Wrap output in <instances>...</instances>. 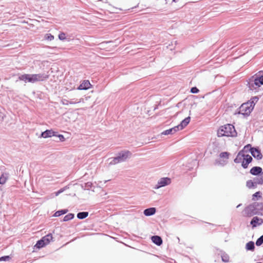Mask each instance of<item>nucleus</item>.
Listing matches in <instances>:
<instances>
[{"label": "nucleus", "mask_w": 263, "mask_h": 263, "mask_svg": "<svg viewBox=\"0 0 263 263\" xmlns=\"http://www.w3.org/2000/svg\"><path fill=\"white\" fill-rule=\"evenodd\" d=\"M48 78V76L44 73L39 74H24L18 77V79L25 83H35L39 81H43Z\"/></svg>", "instance_id": "f257e3e1"}, {"label": "nucleus", "mask_w": 263, "mask_h": 263, "mask_svg": "<svg viewBox=\"0 0 263 263\" xmlns=\"http://www.w3.org/2000/svg\"><path fill=\"white\" fill-rule=\"evenodd\" d=\"M263 208L262 203L253 202L246 206L243 211V215L247 217H252L254 215H257L259 213V210H261Z\"/></svg>", "instance_id": "f03ea898"}, {"label": "nucleus", "mask_w": 263, "mask_h": 263, "mask_svg": "<svg viewBox=\"0 0 263 263\" xmlns=\"http://www.w3.org/2000/svg\"><path fill=\"white\" fill-rule=\"evenodd\" d=\"M237 133L234 126L230 124L221 126L217 131L218 137H235Z\"/></svg>", "instance_id": "7ed1b4c3"}, {"label": "nucleus", "mask_w": 263, "mask_h": 263, "mask_svg": "<svg viewBox=\"0 0 263 263\" xmlns=\"http://www.w3.org/2000/svg\"><path fill=\"white\" fill-rule=\"evenodd\" d=\"M263 85V76H261L260 73H256L249 82V88L253 90L256 89Z\"/></svg>", "instance_id": "20e7f679"}, {"label": "nucleus", "mask_w": 263, "mask_h": 263, "mask_svg": "<svg viewBox=\"0 0 263 263\" xmlns=\"http://www.w3.org/2000/svg\"><path fill=\"white\" fill-rule=\"evenodd\" d=\"M132 155L128 151H123L119 153L118 155L114 157L109 163L110 165H115L118 163L124 162Z\"/></svg>", "instance_id": "39448f33"}, {"label": "nucleus", "mask_w": 263, "mask_h": 263, "mask_svg": "<svg viewBox=\"0 0 263 263\" xmlns=\"http://www.w3.org/2000/svg\"><path fill=\"white\" fill-rule=\"evenodd\" d=\"M249 102L242 104L240 107L239 113L243 115H249L253 109L252 105Z\"/></svg>", "instance_id": "423d86ee"}, {"label": "nucleus", "mask_w": 263, "mask_h": 263, "mask_svg": "<svg viewBox=\"0 0 263 263\" xmlns=\"http://www.w3.org/2000/svg\"><path fill=\"white\" fill-rule=\"evenodd\" d=\"M171 179L169 178H162L158 182L157 185L155 187V189H158L160 187L165 186L171 183Z\"/></svg>", "instance_id": "0eeeda50"}, {"label": "nucleus", "mask_w": 263, "mask_h": 263, "mask_svg": "<svg viewBox=\"0 0 263 263\" xmlns=\"http://www.w3.org/2000/svg\"><path fill=\"white\" fill-rule=\"evenodd\" d=\"M250 152L252 156L257 160H260L262 159V155L260 151L258 148L254 147V148H250Z\"/></svg>", "instance_id": "6e6552de"}, {"label": "nucleus", "mask_w": 263, "mask_h": 263, "mask_svg": "<svg viewBox=\"0 0 263 263\" xmlns=\"http://www.w3.org/2000/svg\"><path fill=\"white\" fill-rule=\"evenodd\" d=\"M263 223V219L258 217H254L251 222L250 224L252 226L253 228L256 227L257 226H260Z\"/></svg>", "instance_id": "1a4fd4ad"}, {"label": "nucleus", "mask_w": 263, "mask_h": 263, "mask_svg": "<svg viewBox=\"0 0 263 263\" xmlns=\"http://www.w3.org/2000/svg\"><path fill=\"white\" fill-rule=\"evenodd\" d=\"M57 136V132L52 130V129H47L42 132L41 135V137L44 138H47L49 137Z\"/></svg>", "instance_id": "9d476101"}, {"label": "nucleus", "mask_w": 263, "mask_h": 263, "mask_svg": "<svg viewBox=\"0 0 263 263\" xmlns=\"http://www.w3.org/2000/svg\"><path fill=\"white\" fill-rule=\"evenodd\" d=\"M252 160L253 159L252 157L250 155L247 154L241 163L242 167L243 168H248L249 164L250 163Z\"/></svg>", "instance_id": "9b49d317"}, {"label": "nucleus", "mask_w": 263, "mask_h": 263, "mask_svg": "<svg viewBox=\"0 0 263 263\" xmlns=\"http://www.w3.org/2000/svg\"><path fill=\"white\" fill-rule=\"evenodd\" d=\"M190 120V117H187L184 120H183L179 125L176 126V127H178V131L180 130H182L185 126H186L189 123Z\"/></svg>", "instance_id": "f8f14e48"}, {"label": "nucleus", "mask_w": 263, "mask_h": 263, "mask_svg": "<svg viewBox=\"0 0 263 263\" xmlns=\"http://www.w3.org/2000/svg\"><path fill=\"white\" fill-rule=\"evenodd\" d=\"M247 154H243L242 151H239L235 158V159L234 160V161L236 163H242L243 159L246 157Z\"/></svg>", "instance_id": "ddd939ff"}, {"label": "nucleus", "mask_w": 263, "mask_h": 263, "mask_svg": "<svg viewBox=\"0 0 263 263\" xmlns=\"http://www.w3.org/2000/svg\"><path fill=\"white\" fill-rule=\"evenodd\" d=\"M91 84L89 81H84L78 87V89L79 90H87L90 88Z\"/></svg>", "instance_id": "4468645a"}, {"label": "nucleus", "mask_w": 263, "mask_h": 263, "mask_svg": "<svg viewBox=\"0 0 263 263\" xmlns=\"http://www.w3.org/2000/svg\"><path fill=\"white\" fill-rule=\"evenodd\" d=\"M262 168L259 166H254L250 171V173L254 176L258 175L260 174H262Z\"/></svg>", "instance_id": "2eb2a0df"}, {"label": "nucleus", "mask_w": 263, "mask_h": 263, "mask_svg": "<svg viewBox=\"0 0 263 263\" xmlns=\"http://www.w3.org/2000/svg\"><path fill=\"white\" fill-rule=\"evenodd\" d=\"M151 240L153 243L159 246L162 243V239L161 237L158 235H154L152 236Z\"/></svg>", "instance_id": "dca6fc26"}, {"label": "nucleus", "mask_w": 263, "mask_h": 263, "mask_svg": "<svg viewBox=\"0 0 263 263\" xmlns=\"http://www.w3.org/2000/svg\"><path fill=\"white\" fill-rule=\"evenodd\" d=\"M178 131V127H176V126L171 128L170 129L165 130L163 131L161 134L164 135H173L175 133Z\"/></svg>", "instance_id": "f3484780"}, {"label": "nucleus", "mask_w": 263, "mask_h": 263, "mask_svg": "<svg viewBox=\"0 0 263 263\" xmlns=\"http://www.w3.org/2000/svg\"><path fill=\"white\" fill-rule=\"evenodd\" d=\"M155 208H150L144 210L143 213L146 216H152L156 213Z\"/></svg>", "instance_id": "a211bd4d"}, {"label": "nucleus", "mask_w": 263, "mask_h": 263, "mask_svg": "<svg viewBox=\"0 0 263 263\" xmlns=\"http://www.w3.org/2000/svg\"><path fill=\"white\" fill-rule=\"evenodd\" d=\"M45 245H48L50 241L52 239V236L51 234H48L47 235L43 237L42 238Z\"/></svg>", "instance_id": "6ab92c4d"}, {"label": "nucleus", "mask_w": 263, "mask_h": 263, "mask_svg": "<svg viewBox=\"0 0 263 263\" xmlns=\"http://www.w3.org/2000/svg\"><path fill=\"white\" fill-rule=\"evenodd\" d=\"M80 102V101H73L72 100L69 101L65 99H62L61 100V103L62 104L65 105H68V104H74L76 103H78Z\"/></svg>", "instance_id": "aec40b11"}, {"label": "nucleus", "mask_w": 263, "mask_h": 263, "mask_svg": "<svg viewBox=\"0 0 263 263\" xmlns=\"http://www.w3.org/2000/svg\"><path fill=\"white\" fill-rule=\"evenodd\" d=\"M255 249L254 242L252 241H250L247 243L246 245V249L249 251H254Z\"/></svg>", "instance_id": "412c9836"}, {"label": "nucleus", "mask_w": 263, "mask_h": 263, "mask_svg": "<svg viewBox=\"0 0 263 263\" xmlns=\"http://www.w3.org/2000/svg\"><path fill=\"white\" fill-rule=\"evenodd\" d=\"M88 215L87 212H81L77 214V217L80 219H83L86 218Z\"/></svg>", "instance_id": "4be33fe9"}, {"label": "nucleus", "mask_w": 263, "mask_h": 263, "mask_svg": "<svg viewBox=\"0 0 263 263\" xmlns=\"http://www.w3.org/2000/svg\"><path fill=\"white\" fill-rule=\"evenodd\" d=\"M68 212V210L67 209H64L55 212L54 214V216L55 217H59L62 215L66 214Z\"/></svg>", "instance_id": "5701e85b"}, {"label": "nucleus", "mask_w": 263, "mask_h": 263, "mask_svg": "<svg viewBox=\"0 0 263 263\" xmlns=\"http://www.w3.org/2000/svg\"><path fill=\"white\" fill-rule=\"evenodd\" d=\"M8 179V175L3 174L0 177V184H4Z\"/></svg>", "instance_id": "b1692460"}, {"label": "nucleus", "mask_w": 263, "mask_h": 263, "mask_svg": "<svg viewBox=\"0 0 263 263\" xmlns=\"http://www.w3.org/2000/svg\"><path fill=\"white\" fill-rule=\"evenodd\" d=\"M246 185L249 189L254 188L256 186L254 181H252L251 180L247 181Z\"/></svg>", "instance_id": "393cba45"}, {"label": "nucleus", "mask_w": 263, "mask_h": 263, "mask_svg": "<svg viewBox=\"0 0 263 263\" xmlns=\"http://www.w3.org/2000/svg\"><path fill=\"white\" fill-rule=\"evenodd\" d=\"M45 246L46 245H45V243L43 242L42 239H41L40 240H39L37 241L36 245H35V247L38 249H40V248H42L45 247Z\"/></svg>", "instance_id": "a878e982"}, {"label": "nucleus", "mask_w": 263, "mask_h": 263, "mask_svg": "<svg viewBox=\"0 0 263 263\" xmlns=\"http://www.w3.org/2000/svg\"><path fill=\"white\" fill-rule=\"evenodd\" d=\"M74 214L72 213H69L68 214L65 215L63 218V221H69L74 218Z\"/></svg>", "instance_id": "bb28decb"}, {"label": "nucleus", "mask_w": 263, "mask_h": 263, "mask_svg": "<svg viewBox=\"0 0 263 263\" xmlns=\"http://www.w3.org/2000/svg\"><path fill=\"white\" fill-rule=\"evenodd\" d=\"M254 181L256 185L257 184H263V176L261 175L260 178H255Z\"/></svg>", "instance_id": "cd10ccee"}, {"label": "nucleus", "mask_w": 263, "mask_h": 263, "mask_svg": "<svg viewBox=\"0 0 263 263\" xmlns=\"http://www.w3.org/2000/svg\"><path fill=\"white\" fill-rule=\"evenodd\" d=\"M261 193L260 192L258 191L254 193L252 196V200H258V198H260L261 197Z\"/></svg>", "instance_id": "c85d7f7f"}, {"label": "nucleus", "mask_w": 263, "mask_h": 263, "mask_svg": "<svg viewBox=\"0 0 263 263\" xmlns=\"http://www.w3.org/2000/svg\"><path fill=\"white\" fill-rule=\"evenodd\" d=\"M254 147H252L251 144H248L245 146L242 149H241L240 151H242L243 154H245L246 153H247L248 152H250V148H254Z\"/></svg>", "instance_id": "c756f323"}, {"label": "nucleus", "mask_w": 263, "mask_h": 263, "mask_svg": "<svg viewBox=\"0 0 263 263\" xmlns=\"http://www.w3.org/2000/svg\"><path fill=\"white\" fill-rule=\"evenodd\" d=\"M258 99L259 98L257 97H253L249 103H250V105H252L254 107L255 103L258 101Z\"/></svg>", "instance_id": "7c9ffc66"}, {"label": "nucleus", "mask_w": 263, "mask_h": 263, "mask_svg": "<svg viewBox=\"0 0 263 263\" xmlns=\"http://www.w3.org/2000/svg\"><path fill=\"white\" fill-rule=\"evenodd\" d=\"M230 156V153L227 152H222L220 154L219 156L222 158H226L227 159H229Z\"/></svg>", "instance_id": "2f4dec72"}, {"label": "nucleus", "mask_w": 263, "mask_h": 263, "mask_svg": "<svg viewBox=\"0 0 263 263\" xmlns=\"http://www.w3.org/2000/svg\"><path fill=\"white\" fill-rule=\"evenodd\" d=\"M263 243V235H261L260 237H259L256 241V245L257 246H260Z\"/></svg>", "instance_id": "473e14b6"}, {"label": "nucleus", "mask_w": 263, "mask_h": 263, "mask_svg": "<svg viewBox=\"0 0 263 263\" xmlns=\"http://www.w3.org/2000/svg\"><path fill=\"white\" fill-rule=\"evenodd\" d=\"M221 259L223 261L226 262L229 261V257L227 254H226L225 253H223L221 254Z\"/></svg>", "instance_id": "72a5a7b5"}, {"label": "nucleus", "mask_w": 263, "mask_h": 263, "mask_svg": "<svg viewBox=\"0 0 263 263\" xmlns=\"http://www.w3.org/2000/svg\"><path fill=\"white\" fill-rule=\"evenodd\" d=\"M45 39L48 41H52L54 39V36L51 34H46L45 35Z\"/></svg>", "instance_id": "f704fd0d"}, {"label": "nucleus", "mask_w": 263, "mask_h": 263, "mask_svg": "<svg viewBox=\"0 0 263 263\" xmlns=\"http://www.w3.org/2000/svg\"><path fill=\"white\" fill-rule=\"evenodd\" d=\"M54 137L58 138L60 141H64L65 140V138H64V136L60 134H58V133L57 132V136H54Z\"/></svg>", "instance_id": "c9c22d12"}, {"label": "nucleus", "mask_w": 263, "mask_h": 263, "mask_svg": "<svg viewBox=\"0 0 263 263\" xmlns=\"http://www.w3.org/2000/svg\"><path fill=\"white\" fill-rule=\"evenodd\" d=\"M59 39L61 41H64L66 39V34L64 32H61L59 34Z\"/></svg>", "instance_id": "e433bc0d"}, {"label": "nucleus", "mask_w": 263, "mask_h": 263, "mask_svg": "<svg viewBox=\"0 0 263 263\" xmlns=\"http://www.w3.org/2000/svg\"><path fill=\"white\" fill-rule=\"evenodd\" d=\"M10 259V257L9 256H4L0 257V261H8Z\"/></svg>", "instance_id": "4c0bfd02"}, {"label": "nucleus", "mask_w": 263, "mask_h": 263, "mask_svg": "<svg viewBox=\"0 0 263 263\" xmlns=\"http://www.w3.org/2000/svg\"><path fill=\"white\" fill-rule=\"evenodd\" d=\"M199 91V89L196 87H192L191 89V92L193 93H197Z\"/></svg>", "instance_id": "58836bf2"}, {"label": "nucleus", "mask_w": 263, "mask_h": 263, "mask_svg": "<svg viewBox=\"0 0 263 263\" xmlns=\"http://www.w3.org/2000/svg\"><path fill=\"white\" fill-rule=\"evenodd\" d=\"M223 163H221L220 162V161L216 160L215 162V165H224L226 163V162L225 161H223Z\"/></svg>", "instance_id": "ea45409f"}, {"label": "nucleus", "mask_w": 263, "mask_h": 263, "mask_svg": "<svg viewBox=\"0 0 263 263\" xmlns=\"http://www.w3.org/2000/svg\"><path fill=\"white\" fill-rule=\"evenodd\" d=\"M63 191L64 190L63 189H61V190H59L58 192H57L55 193V195L56 196L59 195L60 193H62L63 192Z\"/></svg>", "instance_id": "a19ab883"}, {"label": "nucleus", "mask_w": 263, "mask_h": 263, "mask_svg": "<svg viewBox=\"0 0 263 263\" xmlns=\"http://www.w3.org/2000/svg\"><path fill=\"white\" fill-rule=\"evenodd\" d=\"M3 118H4V115L2 112H0V118L3 119Z\"/></svg>", "instance_id": "79ce46f5"}, {"label": "nucleus", "mask_w": 263, "mask_h": 263, "mask_svg": "<svg viewBox=\"0 0 263 263\" xmlns=\"http://www.w3.org/2000/svg\"><path fill=\"white\" fill-rule=\"evenodd\" d=\"M257 73H260L261 76H263V71H260Z\"/></svg>", "instance_id": "37998d69"}, {"label": "nucleus", "mask_w": 263, "mask_h": 263, "mask_svg": "<svg viewBox=\"0 0 263 263\" xmlns=\"http://www.w3.org/2000/svg\"><path fill=\"white\" fill-rule=\"evenodd\" d=\"M179 0H173V2H174V3H176Z\"/></svg>", "instance_id": "c03bdc74"}, {"label": "nucleus", "mask_w": 263, "mask_h": 263, "mask_svg": "<svg viewBox=\"0 0 263 263\" xmlns=\"http://www.w3.org/2000/svg\"><path fill=\"white\" fill-rule=\"evenodd\" d=\"M241 205V204H239L237 206V208L240 207V206Z\"/></svg>", "instance_id": "a18cd8bd"}]
</instances>
